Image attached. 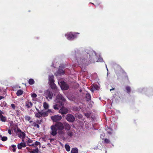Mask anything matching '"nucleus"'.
Here are the masks:
<instances>
[{
	"label": "nucleus",
	"instance_id": "f257e3e1",
	"mask_svg": "<svg viewBox=\"0 0 153 153\" xmlns=\"http://www.w3.org/2000/svg\"><path fill=\"white\" fill-rule=\"evenodd\" d=\"M82 56L81 55V57L80 58V60L79 59V61H78L79 63H85L87 59L88 58V53L85 52H84L82 53Z\"/></svg>",
	"mask_w": 153,
	"mask_h": 153
},
{
	"label": "nucleus",
	"instance_id": "f03ea898",
	"mask_svg": "<svg viewBox=\"0 0 153 153\" xmlns=\"http://www.w3.org/2000/svg\"><path fill=\"white\" fill-rule=\"evenodd\" d=\"M79 33H73L71 32H70L67 33L65 34V36L66 37L67 39L69 40H73L77 37V34H79Z\"/></svg>",
	"mask_w": 153,
	"mask_h": 153
},
{
	"label": "nucleus",
	"instance_id": "7ed1b4c3",
	"mask_svg": "<svg viewBox=\"0 0 153 153\" xmlns=\"http://www.w3.org/2000/svg\"><path fill=\"white\" fill-rule=\"evenodd\" d=\"M55 105H53V108L55 110H59L60 108L64 106L63 103L62 101L55 102Z\"/></svg>",
	"mask_w": 153,
	"mask_h": 153
},
{
	"label": "nucleus",
	"instance_id": "20e7f679",
	"mask_svg": "<svg viewBox=\"0 0 153 153\" xmlns=\"http://www.w3.org/2000/svg\"><path fill=\"white\" fill-rule=\"evenodd\" d=\"M58 130L62 131L64 128L63 124L61 122H57L54 125Z\"/></svg>",
	"mask_w": 153,
	"mask_h": 153
},
{
	"label": "nucleus",
	"instance_id": "39448f33",
	"mask_svg": "<svg viewBox=\"0 0 153 153\" xmlns=\"http://www.w3.org/2000/svg\"><path fill=\"white\" fill-rule=\"evenodd\" d=\"M51 131L50 132V134L53 136H55L58 133L57 129L54 125L51 126Z\"/></svg>",
	"mask_w": 153,
	"mask_h": 153
},
{
	"label": "nucleus",
	"instance_id": "423d86ee",
	"mask_svg": "<svg viewBox=\"0 0 153 153\" xmlns=\"http://www.w3.org/2000/svg\"><path fill=\"white\" fill-rule=\"evenodd\" d=\"M66 120L69 122H73L75 120V117L71 114H68L66 117Z\"/></svg>",
	"mask_w": 153,
	"mask_h": 153
},
{
	"label": "nucleus",
	"instance_id": "0eeeda50",
	"mask_svg": "<svg viewBox=\"0 0 153 153\" xmlns=\"http://www.w3.org/2000/svg\"><path fill=\"white\" fill-rule=\"evenodd\" d=\"M68 109L63 106L59 109V113H61L62 115H63L66 114L68 112Z\"/></svg>",
	"mask_w": 153,
	"mask_h": 153
},
{
	"label": "nucleus",
	"instance_id": "6e6552de",
	"mask_svg": "<svg viewBox=\"0 0 153 153\" xmlns=\"http://www.w3.org/2000/svg\"><path fill=\"white\" fill-rule=\"evenodd\" d=\"M62 119V117L61 116L59 115H55L54 116H52L51 117V119L53 121L56 122L58 121H59Z\"/></svg>",
	"mask_w": 153,
	"mask_h": 153
},
{
	"label": "nucleus",
	"instance_id": "1a4fd4ad",
	"mask_svg": "<svg viewBox=\"0 0 153 153\" xmlns=\"http://www.w3.org/2000/svg\"><path fill=\"white\" fill-rule=\"evenodd\" d=\"M60 100L64 102L65 101V100L61 94H58L56 97V99L55 102H58L59 101H61Z\"/></svg>",
	"mask_w": 153,
	"mask_h": 153
},
{
	"label": "nucleus",
	"instance_id": "9d476101",
	"mask_svg": "<svg viewBox=\"0 0 153 153\" xmlns=\"http://www.w3.org/2000/svg\"><path fill=\"white\" fill-rule=\"evenodd\" d=\"M46 98L47 99H49V100H51L52 98L53 97V94L52 92L49 91H47L46 93Z\"/></svg>",
	"mask_w": 153,
	"mask_h": 153
},
{
	"label": "nucleus",
	"instance_id": "9b49d317",
	"mask_svg": "<svg viewBox=\"0 0 153 153\" xmlns=\"http://www.w3.org/2000/svg\"><path fill=\"white\" fill-rule=\"evenodd\" d=\"M61 87L62 89L66 90L69 88V86L65 82H63L61 83Z\"/></svg>",
	"mask_w": 153,
	"mask_h": 153
},
{
	"label": "nucleus",
	"instance_id": "f8f14e48",
	"mask_svg": "<svg viewBox=\"0 0 153 153\" xmlns=\"http://www.w3.org/2000/svg\"><path fill=\"white\" fill-rule=\"evenodd\" d=\"M17 135L19 137L22 139V141L23 142L24 139L25 138L26 135L25 133L22 131L21 133H18Z\"/></svg>",
	"mask_w": 153,
	"mask_h": 153
},
{
	"label": "nucleus",
	"instance_id": "ddd939ff",
	"mask_svg": "<svg viewBox=\"0 0 153 153\" xmlns=\"http://www.w3.org/2000/svg\"><path fill=\"white\" fill-rule=\"evenodd\" d=\"M3 113L2 111H0V120L3 122H5L6 121V118L2 115Z\"/></svg>",
	"mask_w": 153,
	"mask_h": 153
},
{
	"label": "nucleus",
	"instance_id": "4468645a",
	"mask_svg": "<svg viewBox=\"0 0 153 153\" xmlns=\"http://www.w3.org/2000/svg\"><path fill=\"white\" fill-rule=\"evenodd\" d=\"M26 146V145L25 143L21 142L18 144L17 147L19 149H20L22 147H25Z\"/></svg>",
	"mask_w": 153,
	"mask_h": 153
},
{
	"label": "nucleus",
	"instance_id": "2eb2a0df",
	"mask_svg": "<svg viewBox=\"0 0 153 153\" xmlns=\"http://www.w3.org/2000/svg\"><path fill=\"white\" fill-rule=\"evenodd\" d=\"M64 128L65 130L69 131L70 130L71 127V126L68 123H64Z\"/></svg>",
	"mask_w": 153,
	"mask_h": 153
},
{
	"label": "nucleus",
	"instance_id": "dca6fc26",
	"mask_svg": "<svg viewBox=\"0 0 153 153\" xmlns=\"http://www.w3.org/2000/svg\"><path fill=\"white\" fill-rule=\"evenodd\" d=\"M33 103L31 102H25V106L27 108H29L32 107Z\"/></svg>",
	"mask_w": 153,
	"mask_h": 153
},
{
	"label": "nucleus",
	"instance_id": "f3484780",
	"mask_svg": "<svg viewBox=\"0 0 153 153\" xmlns=\"http://www.w3.org/2000/svg\"><path fill=\"white\" fill-rule=\"evenodd\" d=\"M54 76L53 75H50L49 76V83H51L54 82Z\"/></svg>",
	"mask_w": 153,
	"mask_h": 153
},
{
	"label": "nucleus",
	"instance_id": "a211bd4d",
	"mask_svg": "<svg viewBox=\"0 0 153 153\" xmlns=\"http://www.w3.org/2000/svg\"><path fill=\"white\" fill-rule=\"evenodd\" d=\"M51 88L53 89H55L56 88V86L54 82L49 84Z\"/></svg>",
	"mask_w": 153,
	"mask_h": 153
},
{
	"label": "nucleus",
	"instance_id": "6ab92c4d",
	"mask_svg": "<svg viewBox=\"0 0 153 153\" xmlns=\"http://www.w3.org/2000/svg\"><path fill=\"white\" fill-rule=\"evenodd\" d=\"M23 92L21 90H19L17 91L16 94L17 96H19L22 95L23 94Z\"/></svg>",
	"mask_w": 153,
	"mask_h": 153
},
{
	"label": "nucleus",
	"instance_id": "aec40b11",
	"mask_svg": "<svg viewBox=\"0 0 153 153\" xmlns=\"http://www.w3.org/2000/svg\"><path fill=\"white\" fill-rule=\"evenodd\" d=\"M78 150L77 148H74L72 149L71 150V153H78Z\"/></svg>",
	"mask_w": 153,
	"mask_h": 153
},
{
	"label": "nucleus",
	"instance_id": "412c9836",
	"mask_svg": "<svg viewBox=\"0 0 153 153\" xmlns=\"http://www.w3.org/2000/svg\"><path fill=\"white\" fill-rule=\"evenodd\" d=\"M86 98L87 99V101H89L91 100V96L90 94L89 93H87L86 95Z\"/></svg>",
	"mask_w": 153,
	"mask_h": 153
},
{
	"label": "nucleus",
	"instance_id": "4be33fe9",
	"mask_svg": "<svg viewBox=\"0 0 153 153\" xmlns=\"http://www.w3.org/2000/svg\"><path fill=\"white\" fill-rule=\"evenodd\" d=\"M39 150L38 148H37L33 150L30 151L29 152L30 153H36L39 152Z\"/></svg>",
	"mask_w": 153,
	"mask_h": 153
},
{
	"label": "nucleus",
	"instance_id": "5701e85b",
	"mask_svg": "<svg viewBox=\"0 0 153 153\" xmlns=\"http://www.w3.org/2000/svg\"><path fill=\"white\" fill-rule=\"evenodd\" d=\"M28 82L30 85H32L34 83L35 81L33 79H30L28 80Z\"/></svg>",
	"mask_w": 153,
	"mask_h": 153
},
{
	"label": "nucleus",
	"instance_id": "b1692460",
	"mask_svg": "<svg viewBox=\"0 0 153 153\" xmlns=\"http://www.w3.org/2000/svg\"><path fill=\"white\" fill-rule=\"evenodd\" d=\"M35 116L37 118H40L42 117L41 112H38V113L35 114Z\"/></svg>",
	"mask_w": 153,
	"mask_h": 153
},
{
	"label": "nucleus",
	"instance_id": "393cba45",
	"mask_svg": "<svg viewBox=\"0 0 153 153\" xmlns=\"http://www.w3.org/2000/svg\"><path fill=\"white\" fill-rule=\"evenodd\" d=\"M57 73L59 74H63L64 73V71L63 69L59 68L58 70Z\"/></svg>",
	"mask_w": 153,
	"mask_h": 153
},
{
	"label": "nucleus",
	"instance_id": "a878e982",
	"mask_svg": "<svg viewBox=\"0 0 153 153\" xmlns=\"http://www.w3.org/2000/svg\"><path fill=\"white\" fill-rule=\"evenodd\" d=\"M42 117H45L48 115V112H41Z\"/></svg>",
	"mask_w": 153,
	"mask_h": 153
},
{
	"label": "nucleus",
	"instance_id": "bb28decb",
	"mask_svg": "<svg viewBox=\"0 0 153 153\" xmlns=\"http://www.w3.org/2000/svg\"><path fill=\"white\" fill-rule=\"evenodd\" d=\"M65 147L67 152H69L70 150V148L68 144H65Z\"/></svg>",
	"mask_w": 153,
	"mask_h": 153
},
{
	"label": "nucleus",
	"instance_id": "cd10ccee",
	"mask_svg": "<svg viewBox=\"0 0 153 153\" xmlns=\"http://www.w3.org/2000/svg\"><path fill=\"white\" fill-rule=\"evenodd\" d=\"M43 107L44 108L47 109L49 107V105L47 103L45 102L44 103Z\"/></svg>",
	"mask_w": 153,
	"mask_h": 153
},
{
	"label": "nucleus",
	"instance_id": "c85d7f7f",
	"mask_svg": "<svg viewBox=\"0 0 153 153\" xmlns=\"http://www.w3.org/2000/svg\"><path fill=\"white\" fill-rule=\"evenodd\" d=\"M127 93H129L131 91V88L128 86H126V88Z\"/></svg>",
	"mask_w": 153,
	"mask_h": 153
},
{
	"label": "nucleus",
	"instance_id": "c756f323",
	"mask_svg": "<svg viewBox=\"0 0 153 153\" xmlns=\"http://www.w3.org/2000/svg\"><path fill=\"white\" fill-rule=\"evenodd\" d=\"M67 134L70 137H72L73 135V132L71 131H68L67 132Z\"/></svg>",
	"mask_w": 153,
	"mask_h": 153
},
{
	"label": "nucleus",
	"instance_id": "7c9ffc66",
	"mask_svg": "<svg viewBox=\"0 0 153 153\" xmlns=\"http://www.w3.org/2000/svg\"><path fill=\"white\" fill-rule=\"evenodd\" d=\"M25 119L26 120L29 121L31 119V117L28 116H26L25 117Z\"/></svg>",
	"mask_w": 153,
	"mask_h": 153
},
{
	"label": "nucleus",
	"instance_id": "2f4dec72",
	"mask_svg": "<svg viewBox=\"0 0 153 153\" xmlns=\"http://www.w3.org/2000/svg\"><path fill=\"white\" fill-rule=\"evenodd\" d=\"M1 140L3 141H6L7 140V138L6 137L4 136V137H1Z\"/></svg>",
	"mask_w": 153,
	"mask_h": 153
},
{
	"label": "nucleus",
	"instance_id": "473e14b6",
	"mask_svg": "<svg viewBox=\"0 0 153 153\" xmlns=\"http://www.w3.org/2000/svg\"><path fill=\"white\" fill-rule=\"evenodd\" d=\"M31 96L33 98H35L37 97V94L35 93H31Z\"/></svg>",
	"mask_w": 153,
	"mask_h": 153
},
{
	"label": "nucleus",
	"instance_id": "72a5a7b5",
	"mask_svg": "<svg viewBox=\"0 0 153 153\" xmlns=\"http://www.w3.org/2000/svg\"><path fill=\"white\" fill-rule=\"evenodd\" d=\"M85 116L87 118H89L90 117L91 114L89 113H85Z\"/></svg>",
	"mask_w": 153,
	"mask_h": 153
},
{
	"label": "nucleus",
	"instance_id": "f704fd0d",
	"mask_svg": "<svg viewBox=\"0 0 153 153\" xmlns=\"http://www.w3.org/2000/svg\"><path fill=\"white\" fill-rule=\"evenodd\" d=\"M104 142L106 143H110V141L107 138H105L104 139Z\"/></svg>",
	"mask_w": 153,
	"mask_h": 153
},
{
	"label": "nucleus",
	"instance_id": "c9c22d12",
	"mask_svg": "<svg viewBox=\"0 0 153 153\" xmlns=\"http://www.w3.org/2000/svg\"><path fill=\"white\" fill-rule=\"evenodd\" d=\"M103 61V60L102 58H99L98 59L97 62H102Z\"/></svg>",
	"mask_w": 153,
	"mask_h": 153
},
{
	"label": "nucleus",
	"instance_id": "e433bc0d",
	"mask_svg": "<svg viewBox=\"0 0 153 153\" xmlns=\"http://www.w3.org/2000/svg\"><path fill=\"white\" fill-rule=\"evenodd\" d=\"M13 148V152H15L16 151V149L15 148L16 147V146L15 145H13L11 146Z\"/></svg>",
	"mask_w": 153,
	"mask_h": 153
},
{
	"label": "nucleus",
	"instance_id": "4c0bfd02",
	"mask_svg": "<svg viewBox=\"0 0 153 153\" xmlns=\"http://www.w3.org/2000/svg\"><path fill=\"white\" fill-rule=\"evenodd\" d=\"M34 144V146H38V145H39L40 146L41 145V144L39 142H38V141H36V142H35V143Z\"/></svg>",
	"mask_w": 153,
	"mask_h": 153
},
{
	"label": "nucleus",
	"instance_id": "58836bf2",
	"mask_svg": "<svg viewBox=\"0 0 153 153\" xmlns=\"http://www.w3.org/2000/svg\"><path fill=\"white\" fill-rule=\"evenodd\" d=\"M16 113L17 115L19 116L20 114V111L19 110L16 111Z\"/></svg>",
	"mask_w": 153,
	"mask_h": 153
},
{
	"label": "nucleus",
	"instance_id": "ea45409f",
	"mask_svg": "<svg viewBox=\"0 0 153 153\" xmlns=\"http://www.w3.org/2000/svg\"><path fill=\"white\" fill-rule=\"evenodd\" d=\"M11 106L12 107V108L13 110H15L16 108V106L14 104H12L11 105Z\"/></svg>",
	"mask_w": 153,
	"mask_h": 153
},
{
	"label": "nucleus",
	"instance_id": "a19ab883",
	"mask_svg": "<svg viewBox=\"0 0 153 153\" xmlns=\"http://www.w3.org/2000/svg\"><path fill=\"white\" fill-rule=\"evenodd\" d=\"M33 140H30V138H28V140L27 141V143H33Z\"/></svg>",
	"mask_w": 153,
	"mask_h": 153
},
{
	"label": "nucleus",
	"instance_id": "79ce46f5",
	"mask_svg": "<svg viewBox=\"0 0 153 153\" xmlns=\"http://www.w3.org/2000/svg\"><path fill=\"white\" fill-rule=\"evenodd\" d=\"M22 131L21 130V129L19 128H18L17 129V133H21Z\"/></svg>",
	"mask_w": 153,
	"mask_h": 153
},
{
	"label": "nucleus",
	"instance_id": "37998d69",
	"mask_svg": "<svg viewBox=\"0 0 153 153\" xmlns=\"http://www.w3.org/2000/svg\"><path fill=\"white\" fill-rule=\"evenodd\" d=\"M8 132L10 134H12L11 131L10 129H9L8 130Z\"/></svg>",
	"mask_w": 153,
	"mask_h": 153
},
{
	"label": "nucleus",
	"instance_id": "c03bdc74",
	"mask_svg": "<svg viewBox=\"0 0 153 153\" xmlns=\"http://www.w3.org/2000/svg\"><path fill=\"white\" fill-rule=\"evenodd\" d=\"M94 88H95L96 89H97L98 88V86L97 85H96L94 86Z\"/></svg>",
	"mask_w": 153,
	"mask_h": 153
},
{
	"label": "nucleus",
	"instance_id": "a18cd8bd",
	"mask_svg": "<svg viewBox=\"0 0 153 153\" xmlns=\"http://www.w3.org/2000/svg\"><path fill=\"white\" fill-rule=\"evenodd\" d=\"M47 112H48V114L49 113L52 112L51 110L50 109H48L47 111H46Z\"/></svg>",
	"mask_w": 153,
	"mask_h": 153
},
{
	"label": "nucleus",
	"instance_id": "49530a36",
	"mask_svg": "<svg viewBox=\"0 0 153 153\" xmlns=\"http://www.w3.org/2000/svg\"><path fill=\"white\" fill-rule=\"evenodd\" d=\"M29 145L30 146H34L35 147H36L34 146V144H29Z\"/></svg>",
	"mask_w": 153,
	"mask_h": 153
},
{
	"label": "nucleus",
	"instance_id": "de8ad7c7",
	"mask_svg": "<svg viewBox=\"0 0 153 153\" xmlns=\"http://www.w3.org/2000/svg\"><path fill=\"white\" fill-rule=\"evenodd\" d=\"M4 98V97L1 96H0V100H1Z\"/></svg>",
	"mask_w": 153,
	"mask_h": 153
},
{
	"label": "nucleus",
	"instance_id": "09e8293b",
	"mask_svg": "<svg viewBox=\"0 0 153 153\" xmlns=\"http://www.w3.org/2000/svg\"><path fill=\"white\" fill-rule=\"evenodd\" d=\"M36 126L38 128H39V126L38 124L36 125Z\"/></svg>",
	"mask_w": 153,
	"mask_h": 153
},
{
	"label": "nucleus",
	"instance_id": "8fccbe9b",
	"mask_svg": "<svg viewBox=\"0 0 153 153\" xmlns=\"http://www.w3.org/2000/svg\"><path fill=\"white\" fill-rule=\"evenodd\" d=\"M54 140V139H50V142L51 143L52 142V141H53Z\"/></svg>",
	"mask_w": 153,
	"mask_h": 153
},
{
	"label": "nucleus",
	"instance_id": "3c124183",
	"mask_svg": "<svg viewBox=\"0 0 153 153\" xmlns=\"http://www.w3.org/2000/svg\"><path fill=\"white\" fill-rule=\"evenodd\" d=\"M125 78H126V79L128 80V77L127 75H126L125 76Z\"/></svg>",
	"mask_w": 153,
	"mask_h": 153
},
{
	"label": "nucleus",
	"instance_id": "603ef678",
	"mask_svg": "<svg viewBox=\"0 0 153 153\" xmlns=\"http://www.w3.org/2000/svg\"><path fill=\"white\" fill-rule=\"evenodd\" d=\"M114 89H115V88H111V89H110V90L111 91V90H114Z\"/></svg>",
	"mask_w": 153,
	"mask_h": 153
},
{
	"label": "nucleus",
	"instance_id": "864d4df0",
	"mask_svg": "<svg viewBox=\"0 0 153 153\" xmlns=\"http://www.w3.org/2000/svg\"><path fill=\"white\" fill-rule=\"evenodd\" d=\"M36 110L38 111V112H40L39 110V109H38L36 108Z\"/></svg>",
	"mask_w": 153,
	"mask_h": 153
},
{
	"label": "nucleus",
	"instance_id": "5fc2aeb1",
	"mask_svg": "<svg viewBox=\"0 0 153 153\" xmlns=\"http://www.w3.org/2000/svg\"><path fill=\"white\" fill-rule=\"evenodd\" d=\"M33 122L32 121H30V120L29 121V123H31Z\"/></svg>",
	"mask_w": 153,
	"mask_h": 153
},
{
	"label": "nucleus",
	"instance_id": "6e6d98bb",
	"mask_svg": "<svg viewBox=\"0 0 153 153\" xmlns=\"http://www.w3.org/2000/svg\"><path fill=\"white\" fill-rule=\"evenodd\" d=\"M126 75V73L125 72V71H124L123 72Z\"/></svg>",
	"mask_w": 153,
	"mask_h": 153
},
{
	"label": "nucleus",
	"instance_id": "4d7b16f0",
	"mask_svg": "<svg viewBox=\"0 0 153 153\" xmlns=\"http://www.w3.org/2000/svg\"><path fill=\"white\" fill-rule=\"evenodd\" d=\"M91 4H94V3H91Z\"/></svg>",
	"mask_w": 153,
	"mask_h": 153
},
{
	"label": "nucleus",
	"instance_id": "13d9d810",
	"mask_svg": "<svg viewBox=\"0 0 153 153\" xmlns=\"http://www.w3.org/2000/svg\"><path fill=\"white\" fill-rule=\"evenodd\" d=\"M109 134H111L110 132H108Z\"/></svg>",
	"mask_w": 153,
	"mask_h": 153
},
{
	"label": "nucleus",
	"instance_id": "bf43d9fd",
	"mask_svg": "<svg viewBox=\"0 0 153 153\" xmlns=\"http://www.w3.org/2000/svg\"><path fill=\"white\" fill-rule=\"evenodd\" d=\"M1 88H0V90H1Z\"/></svg>",
	"mask_w": 153,
	"mask_h": 153
},
{
	"label": "nucleus",
	"instance_id": "052dcab7",
	"mask_svg": "<svg viewBox=\"0 0 153 153\" xmlns=\"http://www.w3.org/2000/svg\"><path fill=\"white\" fill-rule=\"evenodd\" d=\"M92 61H91V63H92Z\"/></svg>",
	"mask_w": 153,
	"mask_h": 153
},
{
	"label": "nucleus",
	"instance_id": "680f3d73",
	"mask_svg": "<svg viewBox=\"0 0 153 153\" xmlns=\"http://www.w3.org/2000/svg\"><path fill=\"white\" fill-rule=\"evenodd\" d=\"M92 61H91V63H92Z\"/></svg>",
	"mask_w": 153,
	"mask_h": 153
}]
</instances>
